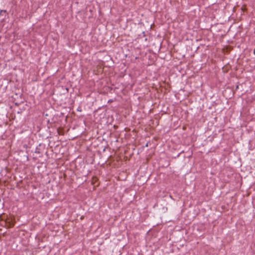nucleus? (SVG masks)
I'll use <instances>...</instances> for the list:
<instances>
[{
    "mask_svg": "<svg viewBox=\"0 0 255 255\" xmlns=\"http://www.w3.org/2000/svg\"><path fill=\"white\" fill-rule=\"evenodd\" d=\"M1 12L7 13V11L6 10H0V14L1 13Z\"/></svg>",
    "mask_w": 255,
    "mask_h": 255,
    "instance_id": "f257e3e1",
    "label": "nucleus"
},
{
    "mask_svg": "<svg viewBox=\"0 0 255 255\" xmlns=\"http://www.w3.org/2000/svg\"><path fill=\"white\" fill-rule=\"evenodd\" d=\"M13 226H14V224H13V223H12V224H10V227H13Z\"/></svg>",
    "mask_w": 255,
    "mask_h": 255,
    "instance_id": "f03ea898",
    "label": "nucleus"
}]
</instances>
